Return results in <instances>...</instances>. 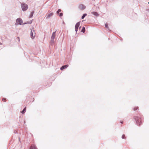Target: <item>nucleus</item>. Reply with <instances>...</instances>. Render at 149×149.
Instances as JSON below:
<instances>
[{"label":"nucleus","mask_w":149,"mask_h":149,"mask_svg":"<svg viewBox=\"0 0 149 149\" xmlns=\"http://www.w3.org/2000/svg\"><path fill=\"white\" fill-rule=\"evenodd\" d=\"M122 138L123 139H124L125 138V134H123L122 136Z\"/></svg>","instance_id":"412c9836"},{"label":"nucleus","mask_w":149,"mask_h":149,"mask_svg":"<svg viewBox=\"0 0 149 149\" xmlns=\"http://www.w3.org/2000/svg\"><path fill=\"white\" fill-rule=\"evenodd\" d=\"M53 15V13H51L47 15H46V19H47L49 18L50 17L52 16Z\"/></svg>","instance_id":"423d86ee"},{"label":"nucleus","mask_w":149,"mask_h":149,"mask_svg":"<svg viewBox=\"0 0 149 149\" xmlns=\"http://www.w3.org/2000/svg\"><path fill=\"white\" fill-rule=\"evenodd\" d=\"M80 22H77L75 25V28H78L79 26V25L80 24Z\"/></svg>","instance_id":"1a4fd4ad"},{"label":"nucleus","mask_w":149,"mask_h":149,"mask_svg":"<svg viewBox=\"0 0 149 149\" xmlns=\"http://www.w3.org/2000/svg\"><path fill=\"white\" fill-rule=\"evenodd\" d=\"M24 124H25V121H24Z\"/></svg>","instance_id":"a878e982"},{"label":"nucleus","mask_w":149,"mask_h":149,"mask_svg":"<svg viewBox=\"0 0 149 149\" xmlns=\"http://www.w3.org/2000/svg\"><path fill=\"white\" fill-rule=\"evenodd\" d=\"M61 9H58V10L56 11V13L57 14H59V13L61 12Z\"/></svg>","instance_id":"6ab92c4d"},{"label":"nucleus","mask_w":149,"mask_h":149,"mask_svg":"<svg viewBox=\"0 0 149 149\" xmlns=\"http://www.w3.org/2000/svg\"><path fill=\"white\" fill-rule=\"evenodd\" d=\"M18 38L19 39V37H18Z\"/></svg>","instance_id":"c85d7f7f"},{"label":"nucleus","mask_w":149,"mask_h":149,"mask_svg":"<svg viewBox=\"0 0 149 149\" xmlns=\"http://www.w3.org/2000/svg\"><path fill=\"white\" fill-rule=\"evenodd\" d=\"M133 118L135 120L136 124L138 125H141L142 119L141 116L139 115L137 116H134Z\"/></svg>","instance_id":"f257e3e1"},{"label":"nucleus","mask_w":149,"mask_h":149,"mask_svg":"<svg viewBox=\"0 0 149 149\" xmlns=\"http://www.w3.org/2000/svg\"><path fill=\"white\" fill-rule=\"evenodd\" d=\"M34 13V11H32L31 12V14L30 15V16H29V17L30 18L32 17H33Z\"/></svg>","instance_id":"ddd939ff"},{"label":"nucleus","mask_w":149,"mask_h":149,"mask_svg":"<svg viewBox=\"0 0 149 149\" xmlns=\"http://www.w3.org/2000/svg\"><path fill=\"white\" fill-rule=\"evenodd\" d=\"M50 43L52 44H53L54 42V39L51 38V40H50Z\"/></svg>","instance_id":"2eb2a0df"},{"label":"nucleus","mask_w":149,"mask_h":149,"mask_svg":"<svg viewBox=\"0 0 149 149\" xmlns=\"http://www.w3.org/2000/svg\"><path fill=\"white\" fill-rule=\"evenodd\" d=\"M105 27L106 28H107L108 30H110V29H109V28L108 26V24L107 23H106L105 24Z\"/></svg>","instance_id":"f3484780"},{"label":"nucleus","mask_w":149,"mask_h":149,"mask_svg":"<svg viewBox=\"0 0 149 149\" xmlns=\"http://www.w3.org/2000/svg\"><path fill=\"white\" fill-rule=\"evenodd\" d=\"M56 31L54 32L52 35V36L51 37V38L54 39L56 36Z\"/></svg>","instance_id":"9d476101"},{"label":"nucleus","mask_w":149,"mask_h":149,"mask_svg":"<svg viewBox=\"0 0 149 149\" xmlns=\"http://www.w3.org/2000/svg\"><path fill=\"white\" fill-rule=\"evenodd\" d=\"M32 23V21H31L30 22H26L24 23H23V24L24 25V24H31Z\"/></svg>","instance_id":"f8f14e48"},{"label":"nucleus","mask_w":149,"mask_h":149,"mask_svg":"<svg viewBox=\"0 0 149 149\" xmlns=\"http://www.w3.org/2000/svg\"><path fill=\"white\" fill-rule=\"evenodd\" d=\"M120 123H121V124H123V121H122L120 122Z\"/></svg>","instance_id":"393cba45"},{"label":"nucleus","mask_w":149,"mask_h":149,"mask_svg":"<svg viewBox=\"0 0 149 149\" xmlns=\"http://www.w3.org/2000/svg\"><path fill=\"white\" fill-rule=\"evenodd\" d=\"M26 107H25L24 108L23 110L21 111V113L22 114L24 113L26 111Z\"/></svg>","instance_id":"9b49d317"},{"label":"nucleus","mask_w":149,"mask_h":149,"mask_svg":"<svg viewBox=\"0 0 149 149\" xmlns=\"http://www.w3.org/2000/svg\"><path fill=\"white\" fill-rule=\"evenodd\" d=\"M21 6L22 10L23 11H25L27 10L28 8V5L24 3H22Z\"/></svg>","instance_id":"f03ea898"},{"label":"nucleus","mask_w":149,"mask_h":149,"mask_svg":"<svg viewBox=\"0 0 149 149\" xmlns=\"http://www.w3.org/2000/svg\"><path fill=\"white\" fill-rule=\"evenodd\" d=\"M81 28V26H80V27H79V29H80Z\"/></svg>","instance_id":"cd10ccee"},{"label":"nucleus","mask_w":149,"mask_h":149,"mask_svg":"<svg viewBox=\"0 0 149 149\" xmlns=\"http://www.w3.org/2000/svg\"><path fill=\"white\" fill-rule=\"evenodd\" d=\"M87 15V14L86 13L84 14L82 16L81 18L82 19H83Z\"/></svg>","instance_id":"dca6fc26"},{"label":"nucleus","mask_w":149,"mask_h":149,"mask_svg":"<svg viewBox=\"0 0 149 149\" xmlns=\"http://www.w3.org/2000/svg\"><path fill=\"white\" fill-rule=\"evenodd\" d=\"M63 15V13H59V16L60 17H61Z\"/></svg>","instance_id":"4be33fe9"},{"label":"nucleus","mask_w":149,"mask_h":149,"mask_svg":"<svg viewBox=\"0 0 149 149\" xmlns=\"http://www.w3.org/2000/svg\"><path fill=\"white\" fill-rule=\"evenodd\" d=\"M30 34L31 36V38L32 39H33L34 38L35 35V31L33 30H32L31 29Z\"/></svg>","instance_id":"39448f33"},{"label":"nucleus","mask_w":149,"mask_h":149,"mask_svg":"<svg viewBox=\"0 0 149 149\" xmlns=\"http://www.w3.org/2000/svg\"><path fill=\"white\" fill-rule=\"evenodd\" d=\"M85 31V28L84 27H82V29L81 31V32H83V33H84Z\"/></svg>","instance_id":"a211bd4d"},{"label":"nucleus","mask_w":149,"mask_h":149,"mask_svg":"<svg viewBox=\"0 0 149 149\" xmlns=\"http://www.w3.org/2000/svg\"><path fill=\"white\" fill-rule=\"evenodd\" d=\"M23 23V21L22 19L20 18H17L16 20V24H19L21 25Z\"/></svg>","instance_id":"7ed1b4c3"},{"label":"nucleus","mask_w":149,"mask_h":149,"mask_svg":"<svg viewBox=\"0 0 149 149\" xmlns=\"http://www.w3.org/2000/svg\"><path fill=\"white\" fill-rule=\"evenodd\" d=\"M91 13L96 16H98L99 15V14L96 12H92Z\"/></svg>","instance_id":"6e6552de"},{"label":"nucleus","mask_w":149,"mask_h":149,"mask_svg":"<svg viewBox=\"0 0 149 149\" xmlns=\"http://www.w3.org/2000/svg\"><path fill=\"white\" fill-rule=\"evenodd\" d=\"M68 64L63 65L61 68L60 69L61 70H63V69L66 68L68 67Z\"/></svg>","instance_id":"0eeeda50"},{"label":"nucleus","mask_w":149,"mask_h":149,"mask_svg":"<svg viewBox=\"0 0 149 149\" xmlns=\"http://www.w3.org/2000/svg\"><path fill=\"white\" fill-rule=\"evenodd\" d=\"M2 44L0 42V45H2Z\"/></svg>","instance_id":"bb28decb"},{"label":"nucleus","mask_w":149,"mask_h":149,"mask_svg":"<svg viewBox=\"0 0 149 149\" xmlns=\"http://www.w3.org/2000/svg\"><path fill=\"white\" fill-rule=\"evenodd\" d=\"M2 100L4 101V102H5L6 101V99L5 98H3V99H2Z\"/></svg>","instance_id":"5701e85b"},{"label":"nucleus","mask_w":149,"mask_h":149,"mask_svg":"<svg viewBox=\"0 0 149 149\" xmlns=\"http://www.w3.org/2000/svg\"><path fill=\"white\" fill-rule=\"evenodd\" d=\"M75 31H76V33L77 32V31H78V28H75Z\"/></svg>","instance_id":"b1692460"},{"label":"nucleus","mask_w":149,"mask_h":149,"mask_svg":"<svg viewBox=\"0 0 149 149\" xmlns=\"http://www.w3.org/2000/svg\"><path fill=\"white\" fill-rule=\"evenodd\" d=\"M139 109V107H134V111H135L138 109Z\"/></svg>","instance_id":"aec40b11"},{"label":"nucleus","mask_w":149,"mask_h":149,"mask_svg":"<svg viewBox=\"0 0 149 149\" xmlns=\"http://www.w3.org/2000/svg\"><path fill=\"white\" fill-rule=\"evenodd\" d=\"M30 149H36V147L35 146L33 145L30 147Z\"/></svg>","instance_id":"4468645a"},{"label":"nucleus","mask_w":149,"mask_h":149,"mask_svg":"<svg viewBox=\"0 0 149 149\" xmlns=\"http://www.w3.org/2000/svg\"><path fill=\"white\" fill-rule=\"evenodd\" d=\"M86 6L84 4H81L79 5V8L81 10H83L86 8Z\"/></svg>","instance_id":"20e7f679"}]
</instances>
